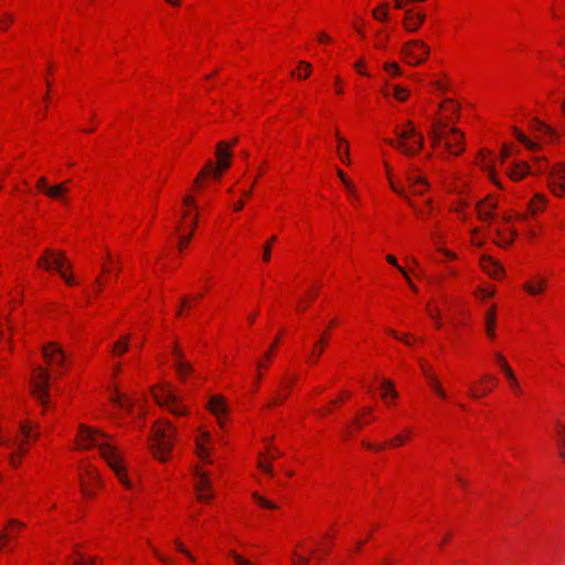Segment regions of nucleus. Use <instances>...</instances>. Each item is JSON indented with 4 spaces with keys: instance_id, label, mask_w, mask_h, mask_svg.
Wrapping results in <instances>:
<instances>
[{
    "instance_id": "37998d69",
    "label": "nucleus",
    "mask_w": 565,
    "mask_h": 565,
    "mask_svg": "<svg viewBox=\"0 0 565 565\" xmlns=\"http://www.w3.org/2000/svg\"><path fill=\"white\" fill-rule=\"evenodd\" d=\"M338 175L341 179V181L343 182V184L345 185L347 190L349 192L353 193L354 186L349 180H347L344 173L341 170H338Z\"/></svg>"
},
{
    "instance_id": "473e14b6",
    "label": "nucleus",
    "mask_w": 565,
    "mask_h": 565,
    "mask_svg": "<svg viewBox=\"0 0 565 565\" xmlns=\"http://www.w3.org/2000/svg\"><path fill=\"white\" fill-rule=\"evenodd\" d=\"M387 3H382L379 8L373 10V17L376 20L383 21L387 17Z\"/></svg>"
},
{
    "instance_id": "4d7b16f0",
    "label": "nucleus",
    "mask_w": 565,
    "mask_h": 565,
    "mask_svg": "<svg viewBox=\"0 0 565 565\" xmlns=\"http://www.w3.org/2000/svg\"><path fill=\"white\" fill-rule=\"evenodd\" d=\"M399 271L402 273V275L405 277L407 284L411 286V288L416 291L417 288L416 286L413 284L412 279L408 277L407 273L405 271L404 268H399Z\"/></svg>"
},
{
    "instance_id": "338daca9",
    "label": "nucleus",
    "mask_w": 565,
    "mask_h": 565,
    "mask_svg": "<svg viewBox=\"0 0 565 565\" xmlns=\"http://www.w3.org/2000/svg\"><path fill=\"white\" fill-rule=\"evenodd\" d=\"M318 40L320 42H329L330 41V38L324 33V32H321L318 36Z\"/></svg>"
},
{
    "instance_id": "ddd939ff",
    "label": "nucleus",
    "mask_w": 565,
    "mask_h": 565,
    "mask_svg": "<svg viewBox=\"0 0 565 565\" xmlns=\"http://www.w3.org/2000/svg\"><path fill=\"white\" fill-rule=\"evenodd\" d=\"M215 154L217 157V164L218 168L222 170H225L230 168L231 166V152H230V145L225 141H221L217 143Z\"/></svg>"
},
{
    "instance_id": "5701e85b",
    "label": "nucleus",
    "mask_w": 565,
    "mask_h": 565,
    "mask_svg": "<svg viewBox=\"0 0 565 565\" xmlns=\"http://www.w3.org/2000/svg\"><path fill=\"white\" fill-rule=\"evenodd\" d=\"M337 138H338V142H339L338 152H339L340 159L344 163H350L348 141L344 138H342L339 134H337Z\"/></svg>"
},
{
    "instance_id": "9b49d317",
    "label": "nucleus",
    "mask_w": 565,
    "mask_h": 565,
    "mask_svg": "<svg viewBox=\"0 0 565 565\" xmlns=\"http://www.w3.org/2000/svg\"><path fill=\"white\" fill-rule=\"evenodd\" d=\"M497 206V203L490 201V199L488 198L482 201H479L476 206L478 217L483 222L492 220Z\"/></svg>"
},
{
    "instance_id": "cd10ccee",
    "label": "nucleus",
    "mask_w": 565,
    "mask_h": 565,
    "mask_svg": "<svg viewBox=\"0 0 565 565\" xmlns=\"http://www.w3.org/2000/svg\"><path fill=\"white\" fill-rule=\"evenodd\" d=\"M509 232L511 234V237H505L504 232L501 228L495 230L497 235L500 237V241L498 242V244L500 246H503V247L509 246L512 243L513 237L516 236L515 230L509 228Z\"/></svg>"
},
{
    "instance_id": "4468645a",
    "label": "nucleus",
    "mask_w": 565,
    "mask_h": 565,
    "mask_svg": "<svg viewBox=\"0 0 565 565\" xmlns=\"http://www.w3.org/2000/svg\"><path fill=\"white\" fill-rule=\"evenodd\" d=\"M483 270L493 278H501L503 275L502 266L490 257L481 259Z\"/></svg>"
},
{
    "instance_id": "f257e3e1",
    "label": "nucleus",
    "mask_w": 565,
    "mask_h": 565,
    "mask_svg": "<svg viewBox=\"0 0 565 565\" xmlns=\"http://www.w3.org/2000/svg\"><path fill=\"white\" fill-rule=\"evenodd\" d=\"M99 437L106 438L107 435L100 430H94L86 425L79 426V439L83 447L96 446L99 448L102 456L107 461L109 467L114 470L118 479L127 488L131 487V482L128 480L125 469L121 466V459L117 452V449L108 443H102Z\"/></svg>"
},
{
    "instance_id": "f704fd0d",
    "label": "nucleus",
    "mask_w": 565,
    "mask_h": 565,
    "mask_svg": "<svg viewBox=\"0 0 565 565\" xmlns=\"http://www.w3.org/2000/svg\"><path fill=\"white\" fill-rule=\"evenodd\" d=\"M211 172H213V173H214V177H215V178H220V172H218V171H216V170H214V168H213V163H212L211 161H209V162L206 163V166L203 168V170L199 173V177L196 178L195 182H198L200 178H202V177H204L205 174L211 173Z\"/></svg>"
},
{
    "instance_id": "864d4df0",
    "label": "nucleus",
    "mask_w": 565,
    "mask_h": 565,
    "mask_svg": "<svg viewBox=\"0 0 565 565\" xmlns=\"http://www.w3.org/2000/svg\"><path fill=\"white\" fill-rule=\"evenodd\" d=\"M172 354L175 358L174 363H178L180 360L184 361V353H183V351L181 349L172 350Z\"/></svg>"
},
{
    "instance_id": "f8f14e48",
    "label": "nucleus",
    "mask_w": 565,
    "mask_h": 565,
    "mask_svg": "<svg viewBox=\"0 0 565 565\" xmlns=\"http://www.w3.org/2000/svg\"><path fill=\"white\" fill-rule=\"evenodd\" d=\"M196 476L200 479L199 483L195 487L198 492V499L200 501H207L213 497V494L209 492V489L211 488V482L209 481L205 472L198 471Z\"/></svg>"
},
{
    "instance_id": "0eeeda50",
    "label": "nucleus",
    "mask_w": 565,
    "mask_h": 565,
    "mask_svg": "<svg viewBox=\"0 0 565 565\" xmlns=\"http://www.w3.org/2000/svg\"><path fill=\"white\" fill-rule=\"evenodd\" d=\"M153 398L161 407H167L174 415H185V408L180 405L179 397L174 394L172 388L163 385L152 391Z\"/></svg>"
},
{
    "instance_id": "58836bf2",
    "label": "nucleus",
    "mask_w": 565,
    "mask_h": 565,
    "mask_svg": "<svg viewBox=\"0 0 565 565\" xmlns=\"http://www.w3.org/2000/svg\"><path fill=\"white\" fill-rule=\"evenodd\" d=\"M532 122H533V128L534 129L540 130V131H545V132H548V134H554L552 128L546 126L543 121L539 120L537 118H533Z\"/></svg>"
},
{
    "instance_id": "8fccbe9b",
    "label": "nucleus",
    "mask_w": 565,
    "mask_h": 565,
    "mask_svg": "<svg viewBox=\"0 0 565 565\" xmlns=\"http://www.w3.org/2000/svg\"><path fill=\"white\" fill-rule=\"evenodd\" d=\"M231 554L234 557V559H235L237 565H250V562L245 559V558H243L241 555H238V554H236L234 552H232Z\"/></svg>"
},
{
    "instance_id": "c85d7f7f",
    "label": "nucleus",
    "mask_w": 565,
    "mask_h": 565,
    "mask_svg": "<svg viewBox=\"0 0 565 565\" xmlns=\"http://www.w3.org/2000/svg\"><path fill=\"white\" fill-rule=\"evenodd\" d=\"M487 323V333L490 338H494V323H495V313L494 310H490L486 317Z\"/></svg>"
},
{
    "instance_id": "603ef678",
    "label": "nucleus",
    "mask_w": 565,
    "mask_h": 565,
    "mask_svg": "<svg viewBox=\"0 0 565 565\" xmlns=\"http://www.w3.org/2000/svg\"><path fill=\"white\" fill-rule=\"evenodd\" d=\"M558 447H559V457L565 460V438L559 436L558 439Z\"/></svg>"
},
{
    "instance_id": "79ce46f5",
    "label": "nucleus",
    "mask_w": 565,
    "mask_h": 565,
    "mask_svg": "<svg viewBox=\"0 0 565 565\" xmlns=\"http://www.w3.org/2000/svg\"><path fill=\"white\" fill-rule=\"evenodd\" d=\"M174 543H175L177 548L182 554H184L186 557H189V559H191L192 562L194 561L193 555L190 553V551L188 548L184 547V545L179 540H177Z\"/></svg>"
},
{
    "instance_id": "423d86ee",
    "label": "nucleus",
    "mask_w": 565,
    "mask_h": 565,
    "mask_svg": "<svg viewBox=\"0 0 565 565\" xmlns=\"http://www.w3.org/2000/svg\"><path fill=\"white\" fill-rule=\"evenodd\" d=\"M38 265L43 266L46 270L55 268L66 284H74L73 277L68 276L64 270L65 268H71V264L65 259L63 253L55 254L52 250H46L44 256L39 259Z\"/></svg>"
},
{
    "instance_id": "20e7f679",
    "label": "nucleus",
    "mask_w": 565,
    "mask_h": 565,
    "mask_svg": "<svg viewBox=\"0 0 565 565\" xmlns=\"http://www.w3.org/2000/svg\"><path fill=\"white\" fill-rule=\"evenodd\" d=\"M173 434L174 429L171 427L170 423L164 422L162 424H158L153 429V437L151 448L153 455L161 461L167 460V454L173 447Z\"/></svg>"
},
{
    "instance_id": "c756f323",
    "label": "nucleus",
    "mask_w": 565,
    "mask_h": 565,
    "mask_svg": "<svg viewBox=\"0 0 565 565\" xmlns=\"http://www.w3.org/2000/svg\"><path fill=\"white\" fill-rule=\"evenodd\" d=\"M545 198L541 194H536L533 199V201L530 204V207L532 209L533 213H536L544 209L545 206Z\"/></svg>"
},
{
    "instance_id": "a878e982",
    "label": "nucleus",
    "mask_w": 565,
    "mask_h": 565,
    "mask_svg": "<svg viewBox=\"0 0 565 565\" xmlns=\"http://www.w3.org/2000/svg\"><path fill=\"white\" fill-rule=\"evenodd\" d=\"M503 372L508 379V381L510 382L512 388L516 392V393H520L521 388H520V385H519V382L516 380V377L514 376V373L513 371L511 370V367L508 365V363H503Z\"/></svg>"
},
{
    "instance_id": "7c9ffc66",
    "label": "nucleus",
    "mask_w": 565,
    "mask_h": 565,
    "mask_svg": "<svg viewBox=\"0 0 565 565\" xmlns=\"http://www.w3.org/2000/svg\"><path fill=\"white\" fill-rule=\"evenodd\" d=\"M326 344H327V337L324 334L321 337L319 342L316 343V345L311 352V358L313 361H316L321 355L323 345H326Z\"/></svg>"
},
{
    "instance_id": "774afa93",
    "label": "nucleus",
    "mask_w": 565,
    "mask_h": 565,
    "mask_svg": "<svg viewBox=\"0 0 565 565\" xmlns=\"http://www.w3.org/2000/svg\"><path fill=\"white\" fill-rule=\"evenodd\" d=\"M415 14H413L412 10L408 9L405 11V19L404 21H411Z\"/></svg>"
},
{
    "instance_id": "ea45409f",
    "label": "nucleus",
    "mask_w": 565,
    "mask_h": 565,
    "mask_svg": "<svg viewBox=\"0 0 565 565\" xmlns=\"http://www.w3.org/2000/svg\"><path fill=\"white\" fill-rule=\"evenodd\" d=\"M14 20V17L12 14H6L4 18L0 19V28L2 30H7Z\"/></svg>"
},
{
    "instance_id": "39448f33",
    "label": "nucleus",
    "mask_w": 565,
    "mask_h": 565,
    "mask_svg": "<svg viewBox=\"0 0 565 565\" xmlns=\"http://www.w3.org/2000/svg\"><path fill=\"white\" fill-rule=\"evenodd\" d=\"M50 374L46 370L39 366L34 370L31 380V394L43 406L50 402Z\"/></svg>"
},
{
    "instance_id": "a19ab883",
    "label": "nucleus",
    "mask_w": 565,
    "mask_h": 565,
    "mask_svg": "<svg viewBox=\"0 0 565 565\" xmlns=\"http://www.w3.org/2000/svg\"><path fill=\"white\" fill-rule=\"evenodd\" d=\"M292 557H294L295 565H308V563H309V557H307V556H302V555H298L297 553H294Z\"/></svg>"
},
{
    "instance_id": "13d9d810",
    "label": "nucleus",
    "mask_w": 565,
    "mask_h": 565,
    "mask_svg": "<svg viewBox=\"0 0 565 565\" xmlns=\"http://www.w3.org/2000/svg\"><path fill=\"white\" fill-rule=\"evenodd\" d=\"M556 427H557V440L559 439V436L565 438V426L562 425L561 423H557Z\"/></svg>"
},
{
    "instance_id": "de8ad7c7",
    "label": "nucleus",
    "mask_w": 565,
    "mask_h": 565,
    "mask_svg": "<svg viewBox=\"0 0 565 565\" xmlns=\"http://www.w3.org/2000/svg\"><path fill=\"white\" fill-rule=\"evenodd\" d=\"M299 65H300L301 67H305V70H306V74H303V75H302V74H298V77H299V78H302V77H303V78H307V77L310 75V73H311V65H310L308 62H305V61H301V62L299 63Z\"/></svg>"
},
{
    "instance_id": "bb28decb",
    "label": "nucleus",
    "mask_w": 565,
    "mask_h": 565,
    "mask_svg": "<svg viewBox=\"0 0 565 565\" xmlns=\"http://www.w3.org/2000/svg\"><path fill=\"white\" fill-rule=\"evenodd\" d=\"M382 388L384 390V393L382 394V398L384 401H387L388 396L394 398H397L398 394L393 387V383L390 380H385L382 382Z\"/></svg>"
},
{
    "instance_id": "7ed1b4c3",
    "label": "nucleus",
    "mask_w": 565,
    "mask_h": 565,
    "mask_svg": "<svg viewBox=\"0 0 565 565\" xmlns=\"http://www.w3.org/2000/svg\"><path fill=\"white\" fill-rule=\"evenodd\" d=\"M394 131L398 140L385 139V141L401 150L404 154L413 156L423 148L424 138L416 131L411 121H407L406 129L401 130L396 127Z\"/></svg>"
},
{
    "instance_id": "72a5a7b5",
    "label": "nucleus",
    "mask_w": 565,
    "mask_h": 565,
    "mask_svg": "<svg viewBox=\"0 0 565 565\" xmlns=\"http://www.w3.org/2000/svg\"><path fill=\"white\" fill-rule=\"evenodd\" d=\"M428 381L430 382L433 388L436 391V393L441 397L446 398V393L441 388L438 380L434 375H428Z\"/></svg>"
},
{
    "instance_id": "6e6552de",
    "label": "nucleus",
    "mask_w": 565,
    "mask_h": 565,
    "mask_svg": "<svg viewBox=\"0 0 565 565\" xmlns=\"http://www.w3.org/2000/svg\"><path fill=\"white\" fill-rule=\"evenodd\" d=\"M429 52V46L420 40L408 41L402 47V54L405 61L411 65L424 63Z\"/></svg>"
},
{
    "instance_id": "b1692460",
    "label": "nucleus",
    "mask_w": 565,
    "mask_h": 565,
    "mask_svg": "<svg viewBox=\"0 0 565 565\" xmlns=\"http://www.w3.org/2000/svg\"><path fill=\"white\" fill-rule=\"evenodd\" d=\"M513 132L518 140L522 142L529 150L536 151L539 150L540 146L536 142H533L530 140L523 132H521L518 128H513Z\"/></svg>"
},
{
    "instance_id": "f03ea898",
    "label": "nucleus",
    "mask_w": 565,
    "mask_h": 565,
    "mask_svg": "<svg viewBox=\"0 0 565 565\" xmlns=\"http://www.w3.org/2000/svg\"><path fill=\"white\" fill-rule=\"evenodd\" d=\"M430 137L434 145L445 142V148L451 154L458 156L463 152V134L457 128H449L443 121L433 124Z\"/></svg>"
},
{
    "instance_id": "4c0bfd02",
    "label": "nucleus",
    "mask_w": 565,
    "mask_h": 565,
    "mask_svg": "<svg viewBox=\"0 0 565 565\" xmlns=\"http://www.w3.org/2000/svg\"><path fill=\"white\" fill-rule=\"evenodd\" d=\"M393 95L396 99L398 100H405L408 96V93L405 88L401 87V86H393Z\"/></svg>"
},
{
    "instance_id": "a211bd4d",
    "label": "nucleus",
    "mask_w": 565,
    "mask_h": 565,
    "mask_svg": "<svg viewBox=\"0 0 565 565\" xmlns=\"http://www.w3.org/2000/svg\"><path fill=\"white\" fill-rule=\"evenodd\" d=\"M210 440V435L209 433H202L198 438H196V452H198V456L202 459V460H205L207 462H211L207 457H209V449L204 446V443L209 441Z\"/></svg>"
},
{
    "instance_id": "1a4fd4ad",
    "label": "nucleus",
    "mask_w": 565,
    "mask_h": 565,
    "mask_svg": "<svg viewBox=\"0 0 565 565\" xmlns=\"http://www.w3.org/2000/svg\"><path fill=\"white\" fill-rule=\"evenodd\" d=\"M547 170V167H539L540 172H544ZM565 164L557 163L556 166L548 169V185L551 191L557 195L562 196L565 192Z\"/></svg>"
},
{
    "instance_id": "9d476101",
    "label": "nucleus",
    "mask_w": 565,
    "mask_h": 565,
    "mask_svg": "<svg viewBox=\"0 0 565 565\" xmlns=\"http://www.w3.org/2000/svg\"><path fill=\"white\" fill-rule=\"evenodd\" d=\"M42 354L49 364L62 365L65 360L63 349L55 342H50L42 348Z\"/></svg>"
},
{
    "instance_id": "c03bdc74",
    "label": "nucleus",
    "mask_w": 565,
    "mask_h": 565,
    "mask_svg": "<svg viewBox=\"0 0 565 565\" xmlns=\"http://www.w3.org/2000/svg\"><path fill=\"white\" fill-rule=\"evenodd\" d=\"M73 565H95V558L86 559L84 555L78 554V561L74 562Z\"/></svg>"
},
{
    "instance_id": "bf43d9fd",
    "label": "nucleus",
    "mask_w": 565,
    "mask_h": 565,
    "mask_svg": "<svg viewBox=\"0 0 565 565\" xmlns=\"http://www.w3.org/2000/svg\"><path fill=\"white\" fill-rule=\"evenodd\" d=\"M386 260H387L391 265L395 266L398 270H399V268H402V267L397 264V260H396L395 256H393V255H391V254H390V255H387V256H386Z\"/></svg>"
},
{
    "instance_id": "aec40b11",
    "label": "nucleus",
    "mask_w": 565,
    "mask_h": 565,
    "mask_svg": "<svg viewBox=\"0 0 565 565\" xmlns=\"http://www.w3.org/2000/svg\"><path fill=\"white\" fill-rule=\"evenodd\" d=\"M527 173H531L529 164L524 161H519L514 163V167L509 172V175L513 180H521Z\"/></svg>"
},
{
    "instance_id": "09e8293b",
    "label": "nucleus",
    "mask_w": 565,
    "mask_h": 565,
    "mask_svg": "<svg viewBox=\"0 0 565 565\" xmlns=\"http://www.w3.org/2000/svg\"><path fill=\"white\" fill-rule=\"evenodd\" d=\"M191 237H192V232L189 235H184L179 238L180 250H182L189 244Z\"/></svg>"
},
{
    "instance_id": "052dcab7",
    "label": "nucleus",
    "mask_w": 565,
    "mask_h": 565,
    "mask_svg": "<svg viewBox=\"0 0 565 565\" xmlns=\"http://www.w3.org/2000/svg\"><path fill=\"white\" fill-rule=\"evenodd\" d=\"M258 466H259V468H262L268 475H273L271 466L265 465L263 461H259Z\"/></svg>"
},
{
    "instance_id": "393cba45",
    "label": "nucleus",
    "mask_w": 565,
    "mask_h": 565,
    "mask_svg": "<svg viewBox=\"0 0 565 565\" xmlns=\"http://www.w3.org/2000/svg\"><path fill=\"white\" fill-rule=\"evenodd\" d=\"M178 375L183 380L188 374L193 372L192 365L186 361L174 363Z\"/></svg>"
},
{
    "instance_id": "0e129e2a",
    "label": "nucleus",
    "mask_w": 565,
    "mask_h": 565,
    "mask_svg": "<svg viewBox=\"0 0 565 565\" xmlns=\"http://www.w3.org/2000/svg\"><path fill=\"white\" fill-rule=\"evenodd\" d=\"M391 188L394 192H396L397 194H399L401 196H405V192L403 189L401 188H397L393 182H391Z\"/></svg>"
},
{
    "instance_id": "2f4dec72",
    "label": "nucleus",
    "mask_w": 565,
    "mask_h": 565,
    "mask_svg": "<svg viewBox=\"0 0 565 565\" xmlns=\"http://www.w3.org/2000/svg\"><path fill=\"white\" fill-rule=\"evenodd\" d=\"M128 344H129V337L126 335L120 341L115 343L114 352L118 353V354L125 353L128 350Z\"/></svg>"
},
{
    "instance_id": "a18cd8bd",
    "label": "nucleus",
    "mask_w": 565,
    "mask_h": 565,
    "mask_svg": "<svg viewBox=\"0 0 565 565\" xmlns=\"http://www.w3.org/2000/svg\"><path fill=\"white\" fill-rule=\"evenodd\" d=\"M36 188L39 191H42L44 194H46V189L50 188V185L47 184L46 178H44V177L40 178L36 183Z\"/></svg>"
},
{
    "instance_id": "6e6d98bb",
    "label": "nucleus",
    "mask_w": 565,
    "mask_h": 565,
    "mask_svg": "<svg viewBox=\"0 0 565 565\" xmlns=\"http://www.w3.org/2000/svg\"><path fill=\"white\" fill-rule=\"evenodd\" d=\"M399 271L402 273V275L405 277L407 284L411 286V288L416 291L417 288L416 286L413 284L412 279L408 277L407 273L405 271L404 268H399Z\"/></svg>"
},
{
    "instance_id": "f3484780",
    "label": "nucleus",
    "mask_w": 565,
    "mask_h": 565,
    "mask_svg": "<svg viewBox=\"0 0 565 565\" xmlns=\"http://www.w3.org/2000/svg\"><path fill=\"white\" fill-rule=\"evenodd\" d=\"M407 181L409 182V185L415 194H423L428 188L427 181L418 175L409 174L407 177Z\"/></svg>"
},
{
    "instance_id": "dca6fc26",
    "label": "nucleus",
    "mask_w": 565,
    "mask_h": 565,
    "mask_svg": "<svg viewBox=\"0 0 565 565\" xmlns=\"http://www.w3.org/2000/svg\"><path fill=\"white\" fill-rule=\"evenodd\" d=\"M546 284H547V280L545 278L537 277L533 281H526L523 285V288L527 294L535 296V295L542 294L544 291Z\"/></svg>"
},
{
    "instance_id": "c9c22d12",
    "label": "nucleus",
    "mask_w": 565,
    "mask_h": 565,
    "mask_svg": "<svg viewBox=\"0 0 565 565\" xmlns=\"http://www.w3.org/2000/svg\"><path fill=\"white\" fill-rule=\"evenodd\" d=\"M253 499L256 500L262 507L268 508V509H277V505L273 503L271 501L260 497L257 493L253 494Z\"/></svg>"
},
{
    "instance_id": "4be33fe9",
    "label": "nucleus",
    "mask_w": 565,
    "mask_h": 565,
    "mask_svg": "<svg viewBox=\"0 0 565 565\" xmlns=\"http://www.w3.org/2000/svg\"><path fill=\"white\" fill-rule=\"evenodd\" d=\"M110 401L121 409H130L132 406V402L128 397L121 395L118 391H116L115 394L110 397Z\"/></svg>"
},
{
    "instance_id": "49530a36",
    "label": "nucleus",
    "mask_w": 565,
    "mask_h": 565,
    "mask_svg": "<svg viewBox=\"0 0 565 565\" xmlns=\"http://www.w3.org/2000/svg\"><path fill=\"white\" fill-rule=\"evenodd\" d=\"M385 70L392 75H398L401 73L399 66L396 63H387Z\"/></svg>"
},
{
    "instance_id": "5fc2aeb1",
    "label": "nucleus",
    "mask_w": 565,
    "mask_h": 565,
    "mask_svg": "<svg viewBox=\"0 0 565 565\" xmlns=\"http://www.w3.org/2000/svg\"><path fill=\"white\" fill-rule=\"evenodd\" d=\"M488 391H483L482 393H478L477 390L475 387H470L469 388V394L471 397L473 398H479L481 396H484L487 394Z\"/></svg>"
},
{
    "instance_id": "6ab92c4d",
    "label": "nucleus",
    "mask_w": 565,
    "mask_h": 565,
    "mask_svg": "<svg viewBox=\"0 0 565 565\" xmlns=\"http://www.w3.org/2000/svg\"><path fill=\"white\" fill-rule=\"evenodd\" d=\"M67 183H68V181L62 182L56 185H50V188L46 189L45 195H47L49 198H52V199L65 201L63 195L67 192V186H66Z\"/></svg>"
},
{
    "instance_id": "3c124183",
    "label": "nucleus",
    "mask_w": 565,
    "mask_h": 565,
    "mask_svg": "<svg viewBox=\"0 0 565 565\" xmlns=\"http://www.w3.org/2000/svg\"><path fill=\"white\" fill-rule=\"evenodd\" d=\"M20 429L22 431V434L24 435L25 438H29L31 437V427L28 423H21L20 424Z\"/></svg>"
},
{
    "instance_id": "e433bc0d",
    "label": "nucleus",
    "mask_w": 565,
    "mask_h": 565,
    "mask_svg": "<svg viewBox=\"0 0 565 565\" xmlns=\"http://www.w3.org/2000/svg\"><path fill=\"white\" fill-rule=\"evenodd\" d=\"M276 241V236H271L268 242L264 245V253H263V260L269 262L270 260V250H271V244Z\"/></svg>"
},
{
    "instance_id": "69168bd1",
    "label": "nucleus",
    "mask_w": 565,
    "mask_h": 565,
    "mask_svg": "<svg viewBox=\"0 0 565 565\" xmlns=\"http://www.w3.org/2000/svg\"><path fill=\"white\" fill-rule=\"evenodd\" d=\"M188 303V298L186 297H182L181 298V306L180 308H178V311H177V315L180 316L182 313V307L185 306Z\"/></svg>"
},
{
    "instance_id": "412c9836",
    "label": "nucleus",
    "mask_w": 565,
    "mask_h": 565,
    "mask_svg": "<svg viewBox=\"0 0 565 565\" xmlns=\"http://www.w3.org/2000/svg\"><path fill=\"white\" fill-rule=\"evenodd\" d=\"M425 18L426 17L424 13H417L413 17V19L411 21H404V28L408 32H416L420 28V25L424 23Z\"/></svg>"
},
{
    "instance_id": "680f3d73",
    "label": "nucleus",
    "mask_w": 565,
    "mask_h": 565,
    "mask_svg": "<svg viewBox=\"0 0 565 565\" xmlns=\"http://www.w3.org/2000/svg\"><path fill=\"white\" fill-rule=\"evenodd\" d=\"M433 85L435 86L436 89L438 90H445L446 89V85L441 82V81H435L433 83Z\"/></svg>"
},
{
    "instance_id": "2eb2a0df",
    "label": "nucleus",
    "mask_w": 565,
    "mask_h": 565,
    "mask_svg": "<svg viewBox=\"0 0 565 565\" xmlns=\"http://www.w3.org/2000/svg\"><path fill=\"white\" fill-rule=\"evenodd\" d=\"M209 409L211 413H213L217 418L220 424H222L221 420V414L226 413L227 408L225 405V399L221 395L212 396L209 401Z\"/></svg>"
},
{
    "instance_id": "e2e57ef3",
    "label": "nucleus",
    "mask_w": 565,
    "mask_h": 565,
    "mask_svg": "<svg viewBox=\"0 0 565 565\" xmlns=\"http://www.w3.org/2000/svg\"><path fill=\"white\" fill-rule=\"evenodd\" d=\"M9 525L10 526H19V527H24V523L18 521V520H14V519H10L8 521Z\"/></svg>"
}]
</instances>
